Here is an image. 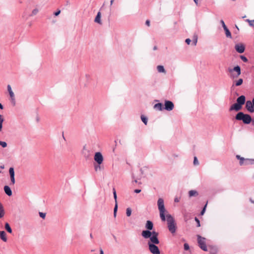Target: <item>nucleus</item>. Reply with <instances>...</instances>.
I'll return each instance as SVG.
<instances>
[{
    "mask_svg": "<svg viewBox=\"0 0 254 254\" xmlns=\"http://www.w3.org/2000/svg\"><path fill=\"white\" fill-rule=\"evenodd\" d=\"M153 223L150 220H147L145 224L146 230L141 232L142 237L145 239H150L155 237H158L159 233L155 231H152L153 229Z\"/></svg>",
    "mask_w": 254,
    "mask_h": 254,
    "instance_id": "1",
    "label": "nucleus"
},
{
    "mask_svg": "<svg viewBox=\"0 0 254 254\" xmlns=\"http://www.w3.org/2000/svg\"><path fill=\"white\" fill-rule=\"evenodd\" d=\"M160 243L158 237L150 238L148 242V246L149 251L152 254H160V251L156 245Z\"/></svg>",
    "mask_w": 254,
    "mask_h": 254,
    "instance_id": "2",
    "label": "nucleus"
},
{
    "mask_svg": "<svg viewBox=\"0 0 254 254\" xmlns=\"http://www.w3.org/2000/svg\"><path fill=\"white\" fill-rule=\"evenodd\" d=\"M246 102V98L245 95H242L238 97L236 99V103L232 104L229 108L230 112L235 111L236 112L240 111L243 108V106Z\"/></svg>",
    "mask_w": 254,
    "mask_h": 254,
    "instance_id": "3",
    "label": "nucleus"
},
{
    "mask_svg": "<svg viewBox=\"0 0 254 254\" xmlns=\"http://www.w3.org/2000/svg\"><path fill=\"white\" fill-rule=\"evenodd\" d=\"M166 221L167 222L168 228L169 231L172 233H175L177 230V225L175 219L170 214L166 215Z\"/></svg>",
    "mask_w": 254,
    "mask_h": 254,
    "instance_id": "4",
    "label": "nucleus"
},
{
    "mask_svg": "<svg viewBox=\"0 0 254 254\" xmlns=\"http://www.w3.org/2000/svg\"><path fill=\"white\" fill-rule=\"evenodd\" d=\"M251 117L250 114L238 111L235 116V119L238 121H242L245 125H249V121H251Z\"/></svg>",
    "mask_w": 254,
    "mask_h": 254,
    "instance_id": "5",
    "label": "nucleus"
},
{
    "mask_svg": "<svg viewBox=\"0 0 254 254\" xmlns=\"http://www.w3.org/2000/svg\"><path fill=\"white\" fill-rule=\"evenodd\" d=\"M158 208L159 211L160 217L162 221H166V212H167L164 205V199L159 198L157 201Z\"/></svg>",
    "mask_w": 254,
    "mask_h": 254,
    "instance_id": "6",
    "label": "nucleus"
},
{
    "mask_svg": "<svg viewBox=\"0 0 254 254\" xmlns=\"http://www.w3.org/2000/svg\"><path fill=\"white\" fill-rule=\"evenodd\" d=\"M228 71L230 73V77L233 79L237 78L241 74V68L238 65L235 66L232 68L229 67Z\"/></svg>",
    "mask_w": 254,
    "mask_h": 254,
    "instance_id": "7",
    "label": "nucleus"
},
{
    "mask_svg": "<svg viewBox=\"0 0 254 254\" xmlns=\"http://www.w3.org/2000/svg\"><path fill=\"white\" fill-rule=\"evenodd\" d=\"M197 243L199 248L203 251L207 252L208 250L205 242V238L200 235H197Z\"/></svg>",
    "mask_w": 254,
    "mask_h": 254,
    "instance_id": "8",
    "label": "nucleus"
},
{
    "mask_svg": "<svg viewBox=\"0 0 254 254\" xmlns=\"http://www.w3.org/2000/svg\"><path fill=\"white\" fill-rule=\"evenodd\" d=\"M163 108L165 110L167 111H171L174 108V104L172 101L165 100L164 101Z\"/></svg>",
    "mask_w": 254,
    "mask_h": 254,
    "instance_id": "9",
    "label": "nucleus"
},
{
    "mask_svg": "<svg viewBox=\"0 0 254 254\" xmlns=\"http://www.w3.org/2000/svg\"><path fill=\"white\" fill-rule=\"evenodd\" d=\"M103 156L102 153L100 152H97L94 155V160L98 164H102L103 162Z\"/></svg>",
    "mask_w": 254,
    "mask_h": 254,
    "instance_id": "10",
    "label": "nucleus"
},
{
    "mask_svg": "<svg viewBox=\"0 0 254 254\" xmlns=\"http://www.w3.org/2000/svg\"><path fill=\"white\" fill-rule=\"evenodd\" d=\"M245 108L246 110L250 113H253L254 112V104L252 101L247 100L246 102Z\"/></svg>",
    "mask_w": 254,
    "mask_h": 254,
    "instance_id": "11",
    "label": "nucleus"
},
{
    "mask_svg": "<svg viewBox=\"0 0 254 254\" xmlns=\"http://www.w3.org/2000/svg\"><path fill=\"white\" fill-rule=\"evenodd\" d=\"M235 50L239 54H242L245 52V46L243 44L239 43L235 46Z\"/></svg>",
    "mask_w": 254,
    "mask_h": 254,
    "instance_id": "12",
    "label": "nucleus"
},
{
    "mask_svg": "<svg viewBox=\"0 0 254 254\" xmlns=\"http://www.w3.org/2000/svg\"><path fill=\"white\" fill-rule=\"evenodd\" d=\"M164 104L162 103L159 102L156 104H155L153 108L156 110L159 111H162L164 110Z\"/></svg>",
    "mask_w": 254,
    "mask_h": 254,
    "instance_id": "13",
    "label": "nucleus"
},
{
    "mask_svg": "<svg viewBox=\"0 0 254 254\" xmlns=\"http://www.w3.org/2000/svg\"><path fill=\"white\" fill-rule=\"evenodd\" d=\"M3 190L5 194L7 195L8 196H11L12 195V192L11 189L8 186H4Z\"/></svg>",
    "mask_w": 254,
    "mask_h": 254,
    "instance_id": "14",
    "label": "nucleus"
},
{
    "mask_svg": "<svg viewBox=\"0 0 254 254\" xmlns=\"http://www.w3.org/2000/svg\"><path fill=\"white\" fill-rule=\"evenodd\" d=\"M101 13L100 11H98L94 19V22L101 24Z\"/></svg>",
    "mask_w": 254,
    "mask_h": 254,
    "instance_id": "15",
    "label": "nucleus"
},
{
    "mask_svg": "<svg viewBox=\"0 0 254 254\" xmlns=\"http://www.w3.org/2000/svg\"><path fill=\"white\" fill-rule=\"evenodd\" d=\"M0 238L1 240H2L3 242H5L7 241V237H6V234L5 231H0Z\"/></svg>",
    "mask_w": 254,
    "mask_h": 254,
    "instance_id": "16",
    "label": "nucleus"
},
{
    "mask_svg": "<svg viewBox=\"0 0 254 254\" xmlns=\"http://www.w3.org/2000/svg\"><path fill=\"white\" fill-rule=\"evenodd\" d=\"M243 79L242 78H239L238 80L233 81V86H239L243 83Z\"/></svg>",
    "mask_w": 254,
    "mask_h": 254,
    "instance_id": "17",
    "label": "nucleus"
},
{
    "mask_svg": "<svg viewBox=\"0 0 254 254\" xmlns=\"http://www.w3.org/2000/svg\"><path fill=\"white\" fill-rule=\"evenodd\" d=\"M82 154L84 155V157L86 158V160L90 158L89 151L85 149V146L83 147Z\"/></svg>",
    "mask_w": 254,
    "mask_h": 254,
    "instance_id": "18",
    "label": "nucleus"
},
{
    "mask_svg": "<svg viewBox=\"0 0 254 254\" xmlns=\"http://www.w3.org/2000/svg\"><path fill=\"white\" fill-rule=\"evenodd\" d=\"M198 195V192L195 190H190L189 191V196L190 197L197 196Z\"/></svg>",
    "mask_w": 254,
    "mask_h": 254,
    "instance_id": "19",
    "label": "nucleus"
},
{
    "mask_svg": "<svg viewBox=\"0 0 254 254\" xmlns=\"http://www.w3.org/2000/svg\"><path fill=\"white\" fill-rule=\"evenodd\" d=\"M157 71L160 73H166V71L165 69V68L163 65H159L157 66Z\"/></svg>",
    "mask_w": 254,
    "mask_h": 254,
    "instance_id": "20",
    "label": "nucleus"
},
{
    "mask_svg": "<svg viewBox=\"0 0 254 254\" xmlns=\"http://www.w3.org/2000/svg\"><path fill=\"white\" fill-rule=\"evenodd\" d=\"M4 228H5V229L6 230V231L8 233H10V234L12 233V229L8 223L6 222L5 223Z\"/></svg>",
    "mask_w": 254,
    "mask_h": 254,
    "instance_id": "21",
    "label": "nucleus"
},
{
    "mask_svg": "<svg viewBox=\"0 0 254 254\" xmlns=\"http://www.w3.org/2000/svg\"><path fill=\"white\" fill-rule=\"evenodd\" d=\"M4 210L3 206L1 202H0V219L2 218L4 215Z\"/></svg>",
    "mask_w": 254,
    "mask_h": 254,
    "instance_id": "22",
    "label": "nucleus"
},
{
    "mask_svg": "<svg viewBox=\"0 0 254 254\" xmlns=\"http://www.w3.org/2000/svg\"><path fill=\"white\" fill-rule=\"evenodd\" d=\"M217 250L216 247H210L209 254H217Z\"/></svg>",
    "mask_w": 254,
    "mask_h": 254,
    "instance_id": "23",
    "label": "nucleus"
},
{
    "mask_svg": "<svg viewBox=\"0 0 254 254\" xmlns=\"http://www.w3.org/2000/svg\"><path fill=\"white\" fill-rule=\"evenodd\" d=\"M115 204L114 208V217H116L117 216V213L118 211V202L117 200H115Z\"/></svg>",
    "mask_w": 254,
    "mask_h": 254,
    "instance_id": "24",
    "label": "nucleus"
},
{
    "mask_svg": "<svg viewBox=\"0 0 254 254\" xmlns=\"http://www.w3.org/2000/svg\"><path fill=\"white\" fill-rule=\"evenodd\" d=\"M140 118L141 121L144 124V125H146L148 123V118L143 115H142Z\"/></svg>",
    "mask_w": 254,
    "mask_h": 254,
    "instance_id": "25",
    "label": "nucleus"
},
{
    "mask_svg": "<svg viewBox=\"0 0 254 254\" xmlns=\"http://www.w3.org/2000/svg\"><path fill=\"white\" fill-rule=\"evenodd\" d=\"M7 91L9 93L10 97H13V96H14L13 92L12 91L11 86L10 85H7Z\"/></svg>",
    "mask_w": 254,
    "mask_h": 254,
    "instance_id": "26",
    "label": "nucleus"
},
{
    "mask_svg": "<svg viewBox=\"0 0 254 254\" xmlns=\"http://www.w3.org/2000/svg\"><path fill=\"white\" fill-rule=\"evenodd\" d=\"M197 42V35H194L192 40V44L193 46H196Z\"/></svg>",
    "mask_w": 254,
    "mask_h": 254,
    "instance_id": "27",
    "label": "nucleus"
},
{
    "mask_svg": "<svg viewBox=\"0 0 254 254\" xmlns=\"http://www.w3.org/2000/svg\"><path fill=\"white\" fill-rule=\"evenodd\" d=\"M9 174L10 177L15 176L14 169L13 167H10L9 169Z\"/></svg>",
    "mask_w": 254,
    "mask_h": 254,
    "instance_id": "28",
    "label": "nucleus"
},
{
    "mask_svg": "<svg viewBox=\"0 0 254 254\" xmlns=\"http://www.w3.org/2000/svg\"><path fill=\"white\" fill-rule=\"evenodd\" d=\"M207 202L204 205V206L202 208L200 212V215L202 216L204 215L206 211V207H207Z\"/></svg>",
    "mask_w": 254,
    "mask_h": 254,
    "instance_id": "29",
    "label": "nucleus"
},
{
    "mask_svg": "<svg viewBox=\"0 0 254 254\" xmlns=\"http://www.w3.org/2000/svg\"><path fill=\"white\" fill-rule=\"evenodd\" d=\"M224 31H225L226 37L229 38H232L231 33L230 31V30H229V29L225 30Z\"/></svg>",
    "mask_w": 254,
    "mask_h": 254,
    "instance_id": "30",
    "label": "nucleus"
},
{
    "mask_svg": "<svg viewBox=\"0 0 254 254\" xmlns=\"http://www.w3.org/2000/svg\"><path fill=\"white\" fill-rule=\"evenodd\" d=\"M252 165V159H245V161L244 163V165Z\"/></svg>",
    "mask_w": 254,
    "mask_h": 254,
    "instance_id": "31",
    "label": "nucleus"
},
{
    "mask_svg": "<svg viewBox=\"0 0 254 254\" xmlns=\"http://www.w3.org/2000/svg\"><path fill=\"white\" fill-rule=\"evenodd\" d=\"M132 210L130 207H128L126 209V215L127 217H129L131 214Z\"/></svg>",
    "mask_w": 254,
    "mask_h": 254,
    "instance_id": "32",
    "label": "nucleus"
},
{
    "mask_svg": "<svg viewBox=\"0 0 254 254\" xmlns=\"http://www.w3.org/2000/svg\"><path fill=\"white\" fill-rule=\"evenodd\" d=\"M246 21L249 23L250 26H254V20H250L249 19H247L246 20Z\"/></svg>",
    "mask_w": 254,
    "mask_h": 254,
    "instance_id": "33",
    "label": "nucleus"
},
{
    "mask_svg": "<svg viewBox=\"0 0 254 254\" xmlns=\"http://www.w3.org/2000/svg\"><path fill=\"white\" fill-rule=\"evenodd\" d=\"M240 59L245 63H247L248 62V58L244 55H241L240 56Z\"/></svg>",
    "mask_w": 254,
    "mask_h": 254,
    "instance_id": "34",
    "label": "nucleus"
},
{
    "mask_svg": "<svg viewBox=\"0 0 254 254\" xmlns=\"http://www.w3.org/2000/svg\"><path fill=\"white\" fill-rule=\"evenodd\" d=\"M38 11H39V10L37 8L34 9L32 10L31 14L30 15V16H32L36 15L37 14V13L38 12Z\"/></svg>",
    "mask_w": 254,
    "mask_h": 254,
    "instance_id": "35",
    "label": "nucleus"
},
{
    "mask_svg": "<svg viewBox=\"0 0 254 254\" xmlns=\"http://www.w3.org/2000/svg\"><path fill=\"white\" fill-rule=\"evenodd\" d=\"M10 183L9 184V185L13 186L15 183V177H14H14H10Z\"/></svg>",
    "mask_w": 254,
    "mask_h": 254,
    "instance_id": "36",
    "label": "nucleus"
},
{
    "mask_svg": "<svg viewBox=\"0 0 254 254\" xmlns=\"http://www.w3.org/2000/svg\"><path fill=\"white\" fill-rule=\"evenodd\" d=\"M94 169L96 171H97L98 170H101L102 167L101 164H97V165H94Z\"/></svg>",
    "mask_w": 254,
    "mask_h": 254,
    "instance_id": "37",
    "label": "nucleus"
},
{
    "mask_svg": "<svg viewBox=\"0 0 254 254\" xmlns=\"http://www.w3.org/2000/svg\"><path fill=\"white\" fill-rule=\"evenodd\" d=\"M194 220L196 223V227H199L200 226V222L199 219L197 217H195Z\"/></svg>",
    "mask_w": 254,
    "mask_h": 254,
    "instance_id": "38",
    "label": "nucleus"
},
{
    "mask_svg": "<svg viewBox=\"0 0 254 254\" xmlns=\"http://www.w3.org/2000/svg\"><path fill=\"white\" fill-rule=\"evenodd\" d=\"M113 196L115 200H117V195L115 189L114 188L113 189Z\"/></svg>",
    "mask_w": 254,
    "mask_h": 254,
    "instance_id": "39",
    "label": "nucleus"
},
{
    "mask_svg": "<svg viewBox=\"0 0 254 254\" xmlns=\"http://www.w3.org/2000/svg\"><path fill=\"white\" fill-rule=\"evenodd\" d=\"M0 145L3 148H5L7 146V144L5 141L0 140Z\"/></svg>",
    "mask_w": 254,
    "mask_h": 254,
    "instance_id": "40",
    "label": "nucleus"
},
{
    "mask_svg": "<svg viewBox=\"0 0 254 254\" xmlns=\"http://www.w3.org/2000/svg\"><path fill=\"white\" fill-rule=\"evenodd\" d=\"M193 165L196 166L198 165L199 162L198 161V159L196 156H194L193 158Z\"/></svg>",
    "mask_w": 254,
    "mask_h": 254,
    "instance_id": "41",
    "label": "nucleus"
},
{
    "mask_svg": "<svg viewBox=\"0 0 254 254\" xmlns=\"http://www.w3.org/2000/svg\"><path fill=\"white\" fill-rule=\"evenodd\" d=\"M4 121V118H0V131H1L2 128V123Z\"/></svg>",
    "mask_w": 254,
    "mask_h": 254,
    "instance_id": "42",
    "label": "nucleus"
},
{
    "mask_svg": "<svg viewBox=\"0 0 254 254\" xmlns=\"http://www.w3.org/2000/svg\"><path fill=\"white\" fill-rule=\"evenodd\" d=\"M184 249L185 251H188L190 250V246L188 243H185L184 245Z\"/></svg>",
    "mask_w": 254,
    "mask_h": 254,
    "instance_id": "43",
    "label": "nucleus"
},
{
    "mask_svg": "<svg viewBox=\"0 0 254 254\" xmlns=\"http://www.w3.org/2000/svg\"><path fill=\"white\" fill-rule=\"evenodd\" d=\"M39 214L40 217L42 219H44L45 218L46 215V213L39 212Z\"/></svg>",
    "mask_w": 254,
    "mask_h": 254,
    "instance_id": "44",
    "label": "nucleus"
},
{
    "mask_svg": "<svg viewBox=\"0 0 254 254\" xmlns=\"http://www.w3.org/2000/svg\"><path fill=\"white\" fill-rule=\"evenodd\" d=\"M10 100H11V102L12 105L13 106H14L15 105V104H16L14 96H13V97H10Z\"/></svg>",
    "mask_w": 254,
    "mask_h": 254,
    "instance_id": "45",
    "label": "nucleus"
},
{
    "mask_svg": "<svg viewBox=\"0 0 254 254\" xmlns=\"http://www.w3.org/2000/svg\"><path fill=\"white\" fill-rule=\"evenodd\" d=\"M239 160H240V162H239L240 165L241 166L244 165V162L245 161V158H244V157H242Z\"/></svg>",
    "mask_w": 254,
    "mask_h": 254,
    "instance_id": "46",
    "label": "nucleus"
},
{
    "mask_svg": "<svg viewBox=\"0 0 254 254\" xmlns=\"http://www.w3.org/2000/svg\"><path fill=\"white\" fill-rule=\"evenodd\" d=\"M236 30H234V33L235 34H238L239 33V29L237 25H235Z\"/></svg>",
    "mask_w": 254,
    "mask_h": 254,
    "instance_id": "47",
    "label": "nucleus"
},
{
    "mask_svg": "<svg viewBox=\"0 0 254 254\" xmlns=\"http://www.w3.org/2000/svg\"><path fill=\"white\" fill-rule=\"evenodd\" d=\"M191 40L190 38H187L185 40L186 43L188 45H190V43H191Z\"/></svg>",
    "mask_w": 254,
    "mask_h": 254,
    "instance_id": "48",
    "label": "nucleus"
},
{
    "mask_svg": "<svg viewBox=\"0 0 254 254\" xmlns=\"http://www.w3.org/2000/svg\"><path fill=\"white\" fill-rule=\"evenodd\" d=\"M60 13H61V10H58L54 13V14L55 16H58L60 14Z\"/></svg>",
    "mask_w": 254,
    "mask_h": 254,
    "instance_id": "49",
    "label": "nucleus"
},
{
    "mask_svg": "<svg viewBox=\"0 0 254 254\" xmlns=\"http://www.w3.org/2000/svg\"><path fill=\"white\" fill-rule=\"evenodd\" d=\"M252 124V126H254V119L251 117V121H249V125Z\"/></svg>",
    "mask_w": 254,
    "mask_h": 254,
    "instance_id": "50",
    "label": "nucleus"
},
{
    "mask_svg": "<svg viewBox=\"0 0 254 254\" xmlns=\"http://www.w3.org/2000/svg\"><path fill=\"white\" fill-rule=\"evenodd\" d=\"M141 190L140 189H135L134 190V192L136 193H139L141 192Z\"/></svg>",
    "mask_w": 254,
    "mask_h": 254,
    "instance_id": "51",
    "label": "nucleus"
},
{
    "mask_svg": "<svg viewBox=\"0 0 254 254\" xmlns=\"http://www.w3.org/2000/svg\"><path fill=\"white\" fill-rule=\"evenodd\" d=\"M235 87H236V86H233V84L231 86V87H230L231 92H232L235 90Z\"/></svg>",
    "mask_w": 254,
    "mask_h": 254,
    "instance_id": "52",
    "label": "nucleus"
},
{
    "mask_svg": "<svg viewBox=\"0 0 254 254\" xmlns=\"http://www.w3.org/2000/svg\"><path fill=\"white\" fill-rule=\"evenodd\" d=\"M150 20H147L145 21V24L146 25H147L148 26H150Z\"/></svg>",
    "mask_w": 254,
    "mask_h": 254,
    "instance_id": "53",
    "label": "nucleus"
},
{
    "mask_svg": "<svg viewBox=\"0 0 254 254\" xmlns=\"http://www.w3.org/2000/svg\"><path fill=\"white\" fill-rule=\"evenodd\" d=\"M179 201H180V198H178V197H175V198L174 201L175 202H179Z\"/></svg>",
    "mask_w": 254,
    "mask_h": 254,
    "instance_id": "54",
    "label": "nucleus"
},
{
    "mask_svg": "<svg viewBox=\"0 0 254 254\" xmlns=\"http://www.w3.org/2000/svg\"><path fill=\"white\" fill-rule=\"evenodd\" d=\"M220 23L221 24L222 27H223V26H224V25H226L225 24L224 21L222 19L220 20Z\"/></svg>",
    "mask_w": 254,
    "mask_h": 254,
    "instance_id": "55",
    "label": "nucleus"
},
{
    "mask_svg": "<svg viewBox=\"0 0 254 254\" xmlns=\"http://www.w3.org/2000/svg\"><path fill=\"white\" fill-rule=\"evenodd\" d=\"M236 158H237V159H238V160H240V159H241V158H242V157H241V156L240 155H236Z\"/></svg>",
    "mask_w": 254,
    "mask_h": 254,
    "instance_id": "56",
    "label": "nucleus"
},
{
    "mask_svg": "<svg viewBox=\"0 0 254 254\" xmlns=\"http://www.w3.org/2000/svg\"><path fill=\"white\" fill-rule=\"evenodd\" d=\"M222 27L223 28L224 31L228 29L226 25H224V26H223Z\"/></svg>",
    "mask_w": 254,
    "mask_h": 254,
    "instance_id": "57",
    "label": "nucleus"
},
{
    "mask_svg": "<svg viewBox=\"0 0 254 254\" xmlns=\"http://www.w3.org/2000/svg\"><path fill=\"white\" fill-rule=\"evenodd\" d=\"M100 254H104L103 250L101 248L100 249Z\"/></svg>",
    "mask_w": 254,
    "mask_h": 254,
    "instance_id": "58",
    "label": "nucleus"
},
{
    "mask_svg": "<svg viewBox=\"0 0 254 254\" xmlns=\"http://www.w3.org/2000/svg\"><path fill=\"white\" fill-rule=\"evenodd\" d=\"M3 109V106L1 103H0V109L2 110Z\"/></svg>",
    "mask_w": 254,
    "mask_h": 254,
    "instance_id": "59",
    "label": "nucleus"
},
{
    "mask_svg": "<svg viewBox=\"0 0 254 254\" xmlns=\"http://www.w3.org/2000/svg\"><path fill=\"white\" fill-rule=\"evenodd\" d=\"M113 237L115 241L117 242V237L114 235H113Z\"/></svg>",
    "mask_w": 254,
    "mask_h": 254,
    "instance_id": "60",
    "label": "nucleus"
},
{
    "mask_svg": "<svg viewBox=\"0 0 254 254\" xmlns=\"http://www.w3.org/2000/svg\"><path fill=\"white\" fill-rule=\"evenodd\" d=\"M196 5H198V0H193Z\"/></svg>",
    "mask_w": 254,
    "mask_h": 254,
    "instance_id": "61",
    "label": "nucleus"
},
{
    "mask_svg": "<svg viewBox=\"0 0 254 254\" xmlns=\"http://www.w3.org/2000/svg\"><path fill=\"white\" fill-rule=\"evenodd\" d=\"M250 201L254 204V200H253L252 198H250Z\"/></svg>",
    "mask_w": 254,
    "mask_h": 254,
    "instance_id": "62",
    "label": "nucleus"
},
{
    "mask_svg": "<svg viewBox=\"0 0 254 254\" xmlns=\"http://www.w3.org/2000/svg\"><path fill=\"white\" fill-rule=\"evenodd\" d=\"M114 1V0H111V1H110V6H111L113 4Z\"/></svg>",
    "mask_w": 254,
    "mask_h": 254,
    "instance_id": "63",
    "label": "nucleus"
},
{
    "mask_svg": "<svg viewBox=\"0 0 254 254\" xmlns=\"http://www.w3.org/2000/svg\"><path fill=\"white\" fill-rule=\"evenodd\" d=\"M153 49V50H156L157 49V47L156 46H154Z\"/></svg>",
    "mask_w": 254,
    "mask_h": 254,
    "instance_id": "64",
    "label": "nucleus"
}]
</instances>
